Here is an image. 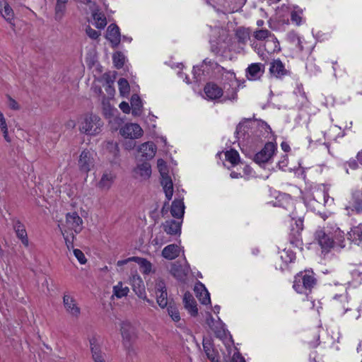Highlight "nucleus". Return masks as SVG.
<instances>
[{"label": "nucleus", "mask_w": 362, "mask_h": 362, "mask_svg": "<svg viewBox=\"0 0 362 362\" xmlns=\"http://www.w3.org/2000/svg\"><path fill=\"white\" fill-rule=\"evenodd\" d=\"M130 261H132V259H130V258H128V259H124V260L118 261L117 264V266H122V265L127 264L128 262H130Z\"/></svg>", "instance_id": "obj_58"}, {"label": "nucleus", "mask_w": 362, "mask_h": 362, "mask_svg": "<svg viewBox=\"0 0 362 362\" xmlns=\"http://www.w3.org/2000/svg\"><path fill=\"white\" fill-rule=\"evenodd\" d=\"M134 172L136 178L146 180L151 174V165L147 161L138 163L136 167L134 168Z\"/></svg>", "instance_id": "obj_14"}, {"label": "nucleus", "mask_w": 362, "mask_h": 362, "mask_svg": "<svg viewBox=\"0 0 362 362\" xmlns=\"http://www.w3.org/2000/svg\"><path fill=\"white\" fill-rule=\"evenodd\" d=\"M130 259H132L133 262H135L139 264L141 272L144 274H148L151 272L152 264L146 259L139 257H130Z\"/></svg>", "instance_id": "obj_32"}, {"label": "nucleus", "mask_w": 362, "mask_h": 362, "mask_svg": "<svg viewBox=\"0 0 362 362\" xmlns=\"http://www.w3.org/2000/svg\"><path fill=\"white\" fill-rule=\"evenodd\" d=\"M349 238L352 240L362 241V224L351 228V231L348 233Z\"/></svg>", "instance_id": "obj_36"}, {"label": "nucleus", "mask_w": 362, "mask_h": 362, "mask_svg": "<svg viewBox=\"0 0 362 362\" xmlns=\"http://www.w3.org/2000/svg\"><path fill=\"white\" fill-rule=\"evenodd\" d=\"M120 331L124 348L129 354L134 352L132 345L136 338L134 328L129 322L124 321L121 323Z\"/></svg>", "instance_id": "obj_3"}, {"label": "nucleus", "mask_w": 362, "mask_h": 362, "mask_svg": "<svg viewBox=\"0 0 362 362\" xmlns=\"http://www.w3.org/2000/svg\"><path fill=\"white\" fill-rule=\"evenodd\" d=\"M103 122L100 117L93 113L86 114L79 122V131L88 135H96L100 133Z\"/></svg>", "instance_id": "obj_1"}, {"label": "nucleus", "mask_w": 362, "mask_h": 362, "mask_svg": "<svg viewBox=\"0 0 362 362\" xmlns=\"http://www.w3.org/2000/svg\"><path fill=\"white\" fill-rule=\"evenodd\" d=\"M320 137H322V138H318V139H317L316 137H315V139H316V141H322V140H323L322 139H324V138H325V134H324V133L321 132V133H320Z\"/></svg>", "instance_id": "obj_63"}, {"label": "nucleus", "mask_w": 362, "mask_h": 362, "mask_svg": "<svg viewBox=\"0 0 362 362\" xmlns=\"http://www.w3.org/2000/svg\"><path fill=\"white\" fill-rule=\"evenodd\" d=\"M301 273V280L303 284V287H304L305 293L306 295L308 294V292H310L312 288L315 286L316 284V279L311 275L304 274L303 275V273Z\"/></svg>", "instance_id": "obj_31"}, {"label": "nucleus", "mask_w": 362, "mask_h": 362, "mask_svg": "<svg viewBox=\"0 0 362 362\" xmlns=\"http://www.w3.org/2000/svg\"><path fill=\"white\" fill-rule=\"evenodd\" d=\"M0 128L1 129L7 128L6 119L1 112L0 113Z\"/></svg>", "instance_id": "obj_54"}, {"label": "nucleus", "mask_w": 362, "mask_h": 362, "mask_svg": "<svg viewBox=\"0 0 362 362\" xmlns=\"http://www.w3.org/2000/svg\"><path fill=\"white\" fill-rule=\"evenodd\" d=\"M106 38L110 41L113 48L117 47L121 39L119 28L117 24H110L106 33Z\"/></svg>", "instance_id": "obj_10"}, {"label": "nucleus", "mask_w": 362, "mask_h": 362, "mask_svg": "<svg viewBox=\"0 0 362 362\" xmlns=\"http://www.w3.org/2000/svg\"><path fill=\"white\" fill-rule=\"evenodd\" d=\"M269 71L272 75L278 78L287 74V71L280 59H276L271 62Z\"/></svg>", "instance_id": "obj_22"}, {"label": "nucleus", "mask_w": 362, "mask_h": 362, "mask_svg": "<svg viewBox=\"0 0 362 362\" xmlns=\"http://www.w3.org/2000/svg\"><path fill=\"white\" fill-rule=\"evenodd\" d=\"M224 362H245L244 358L240 355L239 352H235L230 360L229 356H223Z\"/></svg>", "instance_id": "obj_45"}, {"label": "nucleus", "mask_w": 362, "mask_h": 362, "mask_svg": "<svg viewBox=\"0 0 362 362\" xmlns=\"http://www.w3.org/2000/svg\"><path fill=\"white\" fill-rule=\"evenodd\" d=\"M293 288L299 293H305L304 287H303L302 280H301V273L298 274L295 276V280L293 282Z\"/></svg>", "instance_id": "obj_41"}, {"label": "nucleus", "mask_w": 362, "mask_h": 362, "mask_svg": "<svg viewBox=\"0 0 362 362\" xmlns=\"http://www.w3.org/2000/svg\"><path fill=\"white\" fill-rule=\"evenodd\" d=\"M129 291V287L124 286L123 283L119 281L117 285L113 286V296H115L117 298L127 296Z\"/></svg>", "instance_id": "obj_34"}, {"label": "nucleus", "mask_w": 362, "mask_h": 362, "mask_svg": "<svg viewBox=\"0 0 362 362\" xmlns=\"http://www.w3.org/2000/svg\"><path fill=\"white\" fill-rule=\"evenodd\" d=\"M357 159L359 161V163L362 165V151L358 153Z\"/></svg>", "instance_id": "obj_61"}, {"label": "nucleus", "mask_w": 362, "mask_h": 362, "mask_svg": "<svg viewBox=\"0 0 362 362\" xmlns=\"http://www.w3.org/2000/svg\"><path fill=\"white\" fill-rule=\"evenodd\" d=\"M66 5L60 4H56L55 6V18L57 21H59L63 16L65 11Z\"/></svg>", "instance_id": "obj_47"}, {"label": "nucleus", "mask_w": 362, "mask_h": 362, "mask_svg": "<svg viewBox=\"0 0 362 362\" xmlns=\"http://www.w3.org/2000/svg\"><path fill=\"white\" fill-rule=\"evenodd\" d=\"M240 176V174L238 173H235V172H232L230 173V177L232 178H238Z\"/></svg>", "instance_id": "obj_60"}, {"label": "nucleus", "mask_w": 362, "mask_h": 362, "mask_svg": "<svg viewBox=\"0 0 362 362\" xmlns=\"http://www.w3.org/2000/svg\"><path fill=\"white\" fill-rule=\"evenodd\" d=\"M271 35L270 31L266 29H261L254 33V37L258 40H263Z\"/></svg>", "instance_id": "obj_44"}, {"label": "nucleus", "mask_w": 362, "mask_h": 362, "mask_svg": "<svg viewBox=\"0 0 362 362\" xmlns=\"http://www.w3.org/2000/svg\"><path fill=\"white\" fill-rule=\"evenodd\" d=\"M1 130L3 132L4 137L5 140L7 142H11V138L9 137V136H8V127L5 128V129H1Z\"/></svg>", "instance_id": "obj_55"}, {"label": "nucleus", "mask_w": 362, "mask_h": 362, "mask_svg": "<svg viewBox=\"0 0 362 362\" xmlns=\"http://www.w3.org/2000/svg\"><path fill=\"white\" fill-rule=\"evenodd\" d=\"M105 149L112 156V159H110L111 163L118 164L117 158L119 157V149L117 143L107 141L105 144Z\"/></svg>", "instance_id": "obj_29"}, {"label": "nucleus", "mask_w": 362, "mask_h": 362, "mask_svg": "<svg viewBox=\"0 0 362 362\" xmlns=\"http://www.w3.org/2000/svg\"><path fill=\"white\" fill-rule=\"evenodd\" d=\"M119 134L126 139H136L142 136L143 130L134 123H127L119 129Z\"/></svg>", "instance_id": "obj_5"}, {"label": "nucleus", "mask_w": 362, "mask_h": 362, "mask_svg": "<svg viewBox=\"0 0 362 362\" xmlns=\"http://www.w3.org/2000/svg\"><path fill=\"white\" fill-rule=\"evenodd\" d=\"M132 113L134 116H138L141 111V101L138 95L134 94L131 98Z\"/></svg>", "instance_id": "obj_33"}, {"label": "nucleus", "mask_w": 362, "mask_h": 362, "mask_svg": "<svg viewBox=\"0 0 362 362\" xmlns=\"http://www.w3.org/2000/svg\"><path fill=\"white\" fill-rule=\"evenodd\" d=\"M1 16L6 19V21H11L13 17V11L11 7L7 4L3 9V13Z\"/></svg>", "instance_id": "obj_46"}, {"label": "nucleus", "mask_w": 362, "mask_h": 362, "mask_svg": "<svg viewBox=\"0 0 362 362\" xmlns=\"http://www.w3.org/2000/svg\"><path fill=\"white\" fill-rule=\"evenodd\" d=\"M274 150L275 146L273 143H267L263 149L255 155V161L257 163H264L267 162L273 156Z\"/></svg>", "instance_id": "obj_9"}, {"label": "nucleus", "mask_w": 362, "mask_h": 362, "mask_svg": "<svg viewBox=\"0 0 362 362\" xmlns=\"http://www.w3.org/2000/svg\"><path fill=\"white\" fill-rule=\"evenodd\" d=\"M351 209L352 211L355 210L357 212L362 211V190H356L350 197L349 205L346 206V209Z\"/></svg>", "instance_id": "obj_13"}, {"label": "nucleus", "mask_w": 362, "mask_h": 362, "mask_svg": "<svg viewBox=\"0 0 362 362\" xmlns=\"http://www.w3.org/2000/svg\"><path fill=\"white\" fill-rule=\"evenodd\" d=\"M64 306L66 311L76 319L78 318L81 314V309L76 300L71 296L65 294L63 297Z\"/></svg>", "instance_id": "obj_7"}, {"label": "nucleus", "mask_w": 362, "mask_h": 362, "mask_svg": "<svg viewBox=\"0 0 362 362\" xmlns=\"http://www.w3.org/2000/svg\"><path fill=\"white\" fill-rule=\"evenodd\" d=\"M93 19L97 22L101 21V23H107L106 17L102 13L95 11L93 13Z\"/></svg>", "instance_id": "obj_50"}, {"label": "nucleus", "mask_w": 362, "mask_h": 362, "mask_svg": "<svg viewBox=\"0 0 362 362\" xmlns=\"http://www.w3.org/2000/svg\"><path fill=\"white\" fill-rule=\"evenodd\" d=\"M134 144H132V143H129V144H125V148L127 149H132L134 146Z\"/></svg>", "instance_id": "obj_62"}, {"label": "nucleus", "mask_w": 362, "mask_h": 362, "mask_svg": "<svg viewBox=\"0 0 362 362\" xmlns=\"http://www.w3.org/2000/svg\"><path fill=\"white\" fill-rule=\"evenodd\" d=\"M164 231L168 235L180 234L181 231V223L175 220H168L162 224Z\"/></svg>", "instance_id": "obj_18"}, {"label": "nucleus", "mask_w": 362, "mask_h": 362, "mask_svg": "<svg viewBox=\"0 0 362 362\" xmlns=\"http://www.w3.org/2000/svg\"><path fill=\"white\" fill-rule=\"evenodd\" d=\"M69 127H75V122L73 120H70L67 123Z\"/></svg>", "instance_id": "obj_64"}, {"label": "nucleus", "mask_w": 362, "mask_h": 362, "mask_svg": "<svg viewBox=\"0 0 362 362\" xmlns=\"http://www.w3.org/2000/svg\"><path fill=\"white\" fill-rule=\"evenodd\" d=\"M59 226L62 233L78 234L83 229V220L76 212L68 213Z\"/></svg>", "instance_id": "obj_2"}, {"label": "nucleus", "mask_w": 362, "mask_h": 362, "mask_svg": "<svg viewBox=\"0 0 362 362\" xmlns=\"http://www.w3.org/2000/svg\"><path fill=\"white\" fill-rule=\"evenodd\" d=\"M7 98H8V107L11 110H18L20 109V105H18V103L13 98H12L11 96L8 95Z\"/></svg>", "instance_id": "obj_51"}, {"label": "nucleus", "mask_w": 362, "mask_h": 362, "mask_svg": "<svg viewBox=\"0 0 362 362\" xmlns=\"http://www.w3.org/2000/svg\"><path fill=\"white\" fill-rule=\"evenodd\" d=\"M315 238L323 250H329L333 247V240L322 230L316 231Z\"/></svg>", "instance_id": "obj_15"}, {"label": "nucleus", "mask_w": 362, "mask_h": 362, "mask_svg": "<svg viewBox=\"0 0 362 362\" xmlns=\"http://www.w3.org/2000/svg\"><path fill=\"white\" fill-rule=\"evenodd\" d=\"M8 4L6 0H0V13H3L4 7Z\"/></svg>", "instance_id": "obj_56"}, {"label": "nucleus", "mask_w": 362, "mask_h": 362, "mask_svg": "<svg viewBox=\"0 0 362 362\" xmlns=\"http://www.w3.org/2000/svg\"><path fill=\"white\" fill-rule=\"evenodd\" d=\"M132 284L134 291L138 296L139 298L146 300L149 303H151V301L149 299H148L146 296L145 286L141 278L139 276H133L132 279Z\"/></svg>", "instance_id": "obj_11"}, {"label": "nucleus", "mask_w": 362, "mask_h": 362, "mask_svg": "<svg viewBox=\"0 0 362 362\" xmlns=\"http://www.w3.org/2000/svg\"><path fill=\"white\" fill-rule=\"evenodd\" d=\"M206 324L218 337L223 335L222 323L219 320H215L210 314L206 318Z\"/></svg>", "instance_id": "obj_24"}, {"label": "nucleus", "mask_w": 362, "mask_h": 362, "mask_svg": "<svg viewBox=\"0 0 362 362\" xmlns=\"http://www.w3.org/2000/svg\"><path fill=\"white\" fill-rule=\"evenodd\" d=\"M119 90L122 95L124 96L129 94L130 87L128 81L125 78H119L118 81Z\"/></svg>", "instance_id": "obj_39"}, {"label": "nucleus", "mask_w": 362, "mask_h": 362, "mask_svg": "<svg viewBox=\"0 0 362 362\" xmlns=\"http://www.w3.org/2000/svg\"><path fill=\"white\" fill-rule=\"evenodd\" d=\"M204 92L209 99L216 100L223 95V90L214 83H208L204 88Z\"/></svg>", "instance_id": "obj_20"}, {"label": "nucleus", "mask_w": 362, "mask_h": 362, "mask_svg": "<svg viewBox=\"0 0 362 362\" xmlns=\"http://www.w3.org/2000/svg\"><path fill=\"white\" fill-rule=\"evenodd\" d=\"M185 212L184 202L181 199H175L172 202L170 213L171 215L177 218H182Z\"/></svg>", "instance_id": "obj_26"}, {"label": "nucleus", "mask_w": 362, "mask_h": 362, "mask_svg": "<svg viewBox=\"0 0 362 362\" xmlns=\"http://www.w3.org/2000/svg\"><path fill=\"white\" fill-rule=\"evenodd\" d=\"M281 148L285 152H288L290 150V146L288 144L283 142L281 144Z\"/></svg>", "instance_id": "obj_57"}, {"label": "nucleus", "mask_w": 362, "mask_h": 362, "mask_svg": "<svg viewBox=\"0 0 362 362\" xmlns=\"http://www.w3.org/2000/svg\"><path fill=\"white\" fill-rule=\"evenodd\" d=\"M86 33L92 39H97L100 35L99 31L92 29L89 25L86 27Z\"/></svg>", "instance_id": "obj_49"}, {"label": "nucleus", "mask_w": 362, "mask_h": 362, "mask_svg": "<svg viewBox=\"0 0 362 362\" xmlns=\"http://www.w3.org/2000/svg\"><path fill=\"white\" fill-rule=\"evenodd\" d=\"M170 272L177 280L183 281L187 275L188 270L181 264L174 263L171 266Z\"/></svg>", "instance_id": "obj_25"}, {"label": "nucleus", "mask_w": 362, "mask_h": 362, "mask_svg": "<svg viewBox=\"0 0 362 362\" xmlns=\"http://www.w3.org/2000/svg\"><path fill=\"white\" fill-rule=\"evenodd\" d=\"M349 165L351 168H352L353 169H356L358 166V164L355 161V160H353L351 162H349Z\"/></svg>", "instance_id": "obj_59"}, {"label": "nucleus", "mask_w": 362, "mask_h": 362, "mask_svg": "<svg viewBox=\"0 0 362 362\" xmlns=\"http://www.w3.org/2000/svg\"><path fill=\"white\" fill-rule=\"evenodd\" d=\"M291 19L292 21L296 23H300L301 21V17L298 15L297 11L291 12Z\"/></svg>", "instance_id": "obj_53"}, {"label": "nucleus", "mask_w": 362, "mask_h": 362, "mask_svg": "<svg viewBox=\"0 0 362 362\" xmlns=\"http://www.w3.org/2000/svg\"><path fill=\"white\" fill-rule=\"evenodd\" d=\"M183 302L185 308L191 313L192 315L196 316L198 313L197 303L190 293L186 292L185 293Z\"/></svg>", "instance_id": "obj_21"}, {"label": "nucleus", "mask_w": 362, "mask_h": 362, "mask_svg": "<svg viewBox=\"0 0 362 362\" xmlns=\"http://www.w3.org/2000/svg\"><path fill=\"white\" fill-rule=\"evenodd\" d=\"M194 291L202 304L207 305L210 303L209 293L203 284H196Z\"/></svg>", "instance_id": "obj_23"}, {"label": "nucleus", "mask_w": 362, "mask_h": 362, "mask_svg": "<svg viewBox=\"0 0 362 362\" xmlns=\"http://www.w3.org/2000/svg\"><path fill=\"white\" fill-rule=\"evenodd\" d=\"M119 108L123 111L124 113H129L130 112V107L129 104L126 102H122L119 104Z\"/></svg>", "instance_id": "obj_52"}, {"label": "nucleus", "mask_w": 362, "mask_h": 362, "mask_svg": "<svg viewBox=\"0 0 362 362\" xmlns=\"http://www.w3.org/2000/svg\"><path fill=\"white\" fill-rule=\"evenodd\" d=\"M157 167L160 174L161 178L169 176L168 168L165 161L163 159H158L157 161Z\"/></svg>", "instance_id": "obj_40"}, {"label": "nucleus", "mask_w": 362, "mask_h": 362, "mask_svg": "<svg viewBox=\"0 0 362 362\" xmlns=\"http://www.w3.org/2000/svg\"><path fill=\"white\" fill-rule=\"evenodd\" d=\"M167 309L169 315L174 321L177 322L180 320V313L176 307L171 305L170 303Z\"/></svg>", "instance_id": "obj_43"}, {"label": "nucleus", "mask_w": 362, "mask_h": 362, "mask_svg": "<svg viewBox=\"0 0 362 362\" xmlns=\"http://www.w3.org/2000/svg\"><path fill=\"white\" fill-rule=\"evenodd\" d=\"M68 250L74 248V242L76 238L74 233H62Z\"/></svg>", "instance_id": "obj_42"}, {"label": "nucleus", "mask_w": 362, "mask_h": 362, "mask_svg": "<svg viewBox=\"0 0 362 362\" xmlns=\"http://www.w3.org/2000/svg\"><path fill=\"white\" fill-rule=\"evenodd\" d=\"M73 252L74 256L77 258L81 264H83L87 262V259L81 250L78 249H74Z\"/></svg>", "instance_id": "obj_48"}, {"label": "nucleus", "mask_w": 362, "mask_h": 362, "mask_svg": "<svg viewBox=\"0 0 362 362\" xmlns=\"http://www.w3.org/2000/svg\"><path fill=\"white\" fill-rule=\"evenodd\" d=\"M160 184L163 186L168 202L172 199L173 194V184L170 176L161 178Z\"/></svg>", "instance_id": "obj_28"}, {"label": "nucleus", "mask_w": 362, "mask_h": 362, "mask_svg": "<svg viewBox=\"0 0 362 362\" xmlns=\"http://www.w3.org/2000/svg\"><path fill=\"white\" fill-rule=\"evenodd\" d=\"M156 151V148L153 142H145L139 146L137 158L141 157V160L142 159L146 160H150L154 157Z\"/></svg>", "instance_id": "obj_8"}, {"label": "nucleus", "mask_w": 362, "mask_h": 362, "mask_svg": "<svg viewBox=\"0 0 362 362\" xmlns=\"http://www.w3.org/2000/svg\"><path fill=\"white\" fill-rule=\"evenodd\" d=\"M115 177V175L112 173L111 172H105L103 174L101 179L98 183V187L101 190H108L111 187L112 183L114 182Z\"/></svg>", "instance_id": "obj_19"}, {"label": "nucleus", "mask_w": 362, "mask_h": 362, "mask_svg": "<svg viewBox=\"0 0 362 362\" xmlns=\"http://www.w3.org/2000/svg\"><path fill=\"white\" fill-rule=\"evenodd\" d=\"M203 349L207 358L211 362H216L217 358H219L218 352L214 349V345L209 339H203Z\"/></svg>", "instance_id": "obj_16"}, {"label": "nucleus", "mask_w": 362, "mask_h": 362, "mask_svg": "<svg viewBox=\"0 0 362 362\" xmlns=\"http://www.w3.org/2000/svg\"><path fill=\"white\" fill-rule=\"evenodd\" d=\"M225 156L226 160L229 161L233 165H237L240 161L239 154L235 150L231 149L226 151Z\"/></svg>", "instance_id": "obj_38"}, {"label": "nucleus", "mask_w": 362, "mask_h": 362, "mask_svg": "<svg viewBox=\"0 0 362 362\" xmlns=\"http://www.w3.org/2000/svg\"><path fill=\"white\" fill-rule=\"evenodd\" d=\"M112 61L117 69H121L125 62V56L122 52H116L112 55Z\"/></svg>", "instance_id": "obj_37"}, {"label": "nucleus", "mask_w": 362, "mask_h": 362, "mask_svg": "<svg viewBox=\"0 0 362 362\" xmlns=\"http://www.w3.org/2000/svg\"><path fill=\"white\" fill-rule=\"evenodd\" d=\"M13 229L17 237L21 240V243L25 247H28L29 242L25 226L20 221L16 220L13 222Z\"/></svg>", "instance_id": "obj_17"}, {"label": "nucleus", "mask_w": 362, "mask_h": 362, "mask_svg": "<svg viewBox=\"0 0 362 362\" xmlns=\"http://www.w3.org/2000/svg\"><path fill=\"white\" fill-rule=\"evenodd\" d=\"M157 303L162 308L167 307L168 304V294L165 282L161 280H157L155 286Z\"/></svg>", "instance_id": "obj_6"}, {"label": "nucleus", "mask_w": 362, "mask_h": 362, "mask_svg": "<svg viewBox=\"0 0 362 362\" xmlns=\"http://www.w3.org/2000/svg\"><path fill=\"white\" fill-rule=\"evenodd\" d=\"M94 165L95 158L93 153L88 150H83L81 153L78 160V167L80 172L87 175Z\"/></svg>", "instance_id": "obj_4"}, {"label": "nucleus", "mask_w": 362, "mask_h": 362, "mask_svg": "<svg viewBox=\"0 0 362 362\" xmlns=\"http://www.w3.org/2000/svg\"><path fill=\"white\" fill-rule=\"evenodd\" d=\"M179 247L174 244L166 246L162 251V255L168 259H174L179 256Z\"/></svg>", "instance_id": "obj_30"}, {"label": "nucleus", "mask_w": 362, "mask_h": 362, "mask_svg": "<svg viewBox=\"0 0 362 362\" xmlns=\"http://www.w3.org/2000/svg\"><path fill=\"white\" fill-rule=\"evenodd\" d=\"M235 36L239 42L245 44L250 39L249 30L244 27H240L236 30Z\"/></svg>", "instance_id": "obj_35"}, {"label": "nucleus", "mask_w": 362, "mask_h": 362, "mask_svg": "<svg viewBox=\"0 0 362 362\" xmlns=\"http://www.w3.org/2000/svg\"><path fill=\"white\" fill-rule=\"evenodd\" d=\"M92 358L95 362H105L98 339L93 336L89 338Z\"/></svg>", "instance_id": "obj_12"}, {"label": "nucleus", "mask_w": 362, "mask_h": 362, "mask_svg": "<svg viewBox=\"0 0 362 362\" xmlns=\"http://www.w3.org/2000/svg\"><path fill=\"white\" fill-rule=\"evenodd\" d=\"M264 66L259 63L252 64L247 69L248 78L254 80L259 78L260 75L264 72Z\"/></svg>", "instance_id": "obj_27"}]
</instances>
